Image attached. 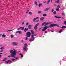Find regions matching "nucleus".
Here are the masks:
<instances>
[{
	"label": "nucleus",
	"instance_id": "1",
	"mask_svg": "<svg viewBox=\"0 0 66 66\" xmlns=\"http://www.w3.org/2000/svg\"><path fill=\"white\" fill-rule=\"evenodd\" d=\"M10 53L12 54H11V57H14V59H18V57L15 56V55L17 54V51L14 50L13 51V50H11L10 51Z\"/></svg>",
	"mask_w": 66,
	"mask_h": 66
},
{
	"label": "nucleus",
	"instance_id": "2",
	"mask_svg": "<svg viewBox=\"0 0 66 66\" xmlns=\"http://www.w3.org/2000/svg\"><path fill=\"white\" fill-rule=\"evenodd\" d=\"M39 23H38L37 24H36L35 25L34 27V29L35 30V31H37V26H39Z\"/></svg>",
	"mask_w": 66,
	"mask_h": 66
},
{
	"label": "nucleus",
	"instance_id": "3",
	"mask_svg": "<svg viewBox=\"0 0 66 66\" xmlns=\"http://www.w3.org/2000/svg\"><path fill=\"white\" fill-rule=\"evenodd\" d=\"M27 44H24V45L23 49L24 51H27Z\"/></svg>",
	"mask_w": 66,
	"mask_h": 66
},
{
	"label": "nucleus",
	"instance_id": "4",
	"mask_svg": "<svg viewBox=\"0 0 66 66\" xmlns=\"http://www.w3.org/2000/svg\"><path fill=\"white\" fill-rule=\"evenodd\" d=\"M31 33L29 32H27L26 33V35L27 37H29L31 36Z\"/></svg>",
	"mask_w": 66,
	"mask_h": 66
},
{
	"label": "nucleus",
	"instance_id": "5",
	"mask_svg": "<svg viewBox=\"0 0 66 66\" xmlns=\"http://www.w3.org/2000/svg\"><path fill=\"white\" fill-rule=\"evenodd\" d=\"M31 39L29 40V41L31 42V40H32V41H33L34 40V35H33L32 34L31 35Z\"/></svg>",
	"mask_w": 66,
	"mask_h": 66
},
{
	"label": "nucleus",
	"instance_id": "6",
	"mask_svg": "<svg viewBox=\"0 0 66 66\" xmlns=\"http://www.w3.org/2000/svg\"><path fill=\"white\" fill-rule=\"evenodd\" d=\"M48 28V27L47 26H45L44 28H43L42 29V31L43 32V31H45L46 30V29H47Z\"/></svg>",
	"mask_w": 66,
	"mask_h": 66
},
{
	"label": "nucleus",
	"instance_id": "7",
	"mask_svg": "<svg viewBox=\"0 0 66 66\" xmlns=\"http://www.w3.org/2000/svg\"><path fill=\"white\" fill-rule=\"evenodd\" d=\"M48 27L50 28H52L53 27H54V24H51Z\"/></svg>",
	"mask_w": 66,
	"mask_h": 66
},
{
	"label": "nucleus",
	"instance_id": "8",
	"mask_svg": "<svg viewBox=\"0 0 66 66\" xmlns=\"http://www.w3.org/2000/svg\"><path fill=\"white\" fill-rule=\"evenodd\" d=\"M49 23H51V22H47L46 23L45 22V24L44 25L45 26H46L47 25H48V24H49Z\"/></svg>",
	"mask_w": 66,
	"mask_h": 66
},
{
	"label": "nucleus",
	"instance_id": "9",
	"mask_svg": "<svg viewBox=\"0 0 66 66\" xmlns=\"http://www.w3.org/2000/svg\"><path fill=\"white\" fill-rule=\"evenodd\" d=\"M49 8L47 7V8H46V9H45L44 10V12H46L47 11H48V10H49Z\"/></svg>",
	"mask_w": 66,
	"mask_h": 66
},
{
	"label": "nucleus",
	"instance_id": "10",
	"mask_svg": "<svg viewBox=\"0 0 66 66\" xmlns=\"http://www.w3.org/2000/svg\"><path fill=\"white\" fill-rule=\"evenodd\" d=\"M60 2V0H57V1L55 0V3H59V2Z\"/></svg>",
	"mask_w": 66,
	"mask_h": 66
},
{
	"label": "nucleus",
	"instance_id": "11",
	"mask_svg": "<svg viewBox=\"0 0 66 66\" xmlns=\"http://www.w3.org/2000/svg\"><path fill=\"white\" fill-rule=\"evenodd\" d=\"M40 20L41 21H43V20H44V17H42L40 19Z\"/></svg>",
	"mask_w": 66,
	"mask_h": 66
},
{
	"label": "nucleus",
	"instance_id": "12",
	"mask_svg": "<svg viewBox=\"0 0 66 66\" xmlns=\"http://www.w3.org/2000/svg\"><path fill=\"white\" fill-rule=\"evenodd\" d=\"M32 27V25H28V28L29 29H31Z\"/></svg>",
	"mask_w": 66,
	"mask_h": 66
},
{
	"label": "nucleus",
	"instance_id": "13",
	"mask_svg": "<svg viewBox=\"0 0 66 66\" xmlns=\"http://www.w3.org/2000/svg\"><path fill=\"white\" fill-rule=\"evenodd\" d=\"M28 30H29V29H28V28H26L24 29V31L25 32H26V31H28Z\"/></svg>",
	"mask_w": 66,
	"mask_h": 66
},
{
	"label": "nucleus",
	"instance_id": "14",
	"mask_svg": "<svg viewBox=\"0 0 66 66\" xmlns=\"http://www.w3.org/2000/svg\"><path fill=\"white\" fill-rule=\"evenodd\" d=\"M19 33V34H21V33L22 32L20 31H16V33Z\"/></svg>",
	"mask_w": 66,
	"mask_h": 66
},
{
	"label": "nucleus",
	"instance_id": "15",
	"mask_svg": "<svg viewBox=\"0 0 66 66\" xmlns=\"http://www.w3.org/2000/svg\"><path fill=\"white\" fill-rule=\"evenodd\" d=\"M12 44L13 45H17V44L16 42H13Z\"/></svg>",
	"mask_w": 66,
	"mask_h": 66
},
{
	"label": "nucleus",
	"instance_id": "16",
	"mask_svg": "<svg viewBox=\"0 0 66 66\" xmlns=\"http://www.w3.org/2000/svg\"><path fill=\"white\" fill-rule=\"evenodd\" d=\"M38 18H38V17H37L35 19H34L33 20V21H35V20H36V19H38Z\"/></svg>",
	"mask_w": 66,
	"mask_h": 66
},
{
	"label": "nucleus",
	"instance_id": "17",
	"mask_svg": "<svg viewBox=\"0 0 66 66\" xmlns=\"http://www.w3.org/2000/svg\"><path fill=\"white\" fill-rule=\"evenodd\" d=\"M2 38H4L6 37V36L4 34H3L2 35Z\"/></svg>",
	"mask_w": 66,
	"mask_h": 66
},
{
	"label": "nucleus",
	"instance_id": "18",
	"mask_svg": "<svg viewBox=\"0 0 66 66\" xmlns=\"http://www.w3.org/2000/svg\"><path fill=\"white\" fill-rule=\"evenodd\" d=\"M31 33L32 34H34V32L32 30H31L30 31Z\"/></svg>",
	"mask_w": 66,
	"mask_h": 66
},
{
	"label": "nucleus",
	"instance_id": "19",
	"mask_svg": "<svg viewBox=\"0 0 66 66\" xmlns=\"http://www.w3.org/2000/svg\"><path fill=\"white\" fill-rule=\"evenodd\" d=\"M4 46L0 48V49L1 50H3V49H4Z\"/></svg>",
	"mask_w": 66,
	"mask_h": 66
},
{
	"label": "nucleus",
	"instance_id": "20",
	"mask_svg": "<svg viewBox=\"0 0 66 66\" xmlns=\"http://www.w3.org/2000/svg\"><path fill=\"white\" fill-rule=\"evenodd\" d=\"M55 26H56L57 27H59V25L56 24H54V27H55Z\"/></svg>",
	"mask_w": 66,
	"mask_h": 66
},
{
	"label": "nucleus",
	"instance_id": "21",
	"mask_svg": "<svg viewBox=\"0 0 66 66\" xmlns=\"http://www.w3.org/2000/svg\"><path fill=\"white\" fill-rule=\"evenodd\" d=\"M59 10H60V9L58 8H56V11H57V12L59 11Z\"/></svg>",
	"mask_w": 66,
	"mask_h": 66
},
{
	"label": "nucleus",
	"instance_id": "22",
	"mask_svg": "<svg viewBox=\"0 0 66 66\" xmlns=\"http://www.w3.org/2000/svg\"><path fill=\"white\" fill-rule=\"evenodd\" d=\"M66 28V27L65 26H62V27H60V28H61V29H62V28Z\"/></svg>",
	"mask_w": 66,
	"mask_h": 66
},
{
	"label": "nucleus",
	"instance_id": "23",
	"mask_svg": "<svg viewBox=\"0 0 66 66\" xmlns=\"http://www.w3.org/2000/svg\"><path fill=\"white\" fill-rule=\"evenodd\" d=\"M55 17L56 18H61L60 17H57V16H55Z\"/></svg>",
	"mask_w": 66,
	"mask_h": 66
},
{
	"label": "nucleus",
	"instance_id": "24",
	"mask_svg": "<svg viewBox=\"0 0 66 66\" xmlns=\"http://www.w3.org/2000/svg\"><path fill=\"white\" fill-rule=\"evenodd\" d=\"M62 31H63V29H61L60 30V31L59 32V33H61V32Z\"/></svg>",
	"mask_w": 66,
	"mask_h": 66
},
{
	"label": "nucleus",
	"instance_id": "25",
	"mask_svg": "<svg viewBox=\"0 0 66 66\" xmlns=\"http://www.w3.org/2000/svg\"><path fill=\"white\" fill-rule=\"evenodd\" d=\"M42 4H39V7H40V6H42Z\"/></svg>",
	"mask_w": 66,
	"mask_h": 66
},
{
	"label": "nucleus",
	"instance_id": "26",
	"mask_svg": "<svg viewBox=\"0 0 66 66\" xmlns=\"http://www.w3.org/2000/svg\"><path fill=\"white\" fill-rule=\"evenodd\" d=\"M45 22H44L42 24V26H43L44 25H45Z\"/></svg>",
	"mask_w": 66,
	"mask_h": 66
},
{
	"label": "nucleus",
	"instance_id": "27",
	"mask_svg": "<svg viewBox=\"0 0 66 66\" xmlns=\"http://www.w3.org/2000/svg\"><path fill=\"white\" fill-rule=\"evenodd\" d=\"M50 1V0H48V1L47 2V4H49Z\"/></svg>",
	"mask_w": 66,
	"mask_h": 66
},
{
	"label": "nucleus",
	"instance_id": "28",
	"mask_svg": "<svg viewBox=\"0 0 66 66\" xmlns=\"http://www.w3.org/2000/svg\"><path fill=\"white\" fill-rule=\"evenodd\" d=\"M21 29L22 30H23L24 29V27H20Z\"/></svg>",
	"mask_w": 66,
	"mask_h": 66
},
{
	"label": "nucleus",
	"instance_id": "29",
	"mask_svg": "<svg viewBox=\"0 0 66 66\" xmlns=\"http://www.w3.org/2000/svg\"><path fill=\"white\" fill-rule=\"evenodd\" d=\"M43 16H47V14L46 13L44 14H43Z\"/></svg>",
	"mask_w": 66,
	"mask_h": 66
},
{
	"label": "nucleus",
	"instance_id": "30",
	"mask_svg": "<svg viewBox=\"0 0 66 66\" xmlns=\"http://www.w3.org/2000/svg\"><path fill=\"white\" fill-rule=\"evenodd\" d=\"M35 4H36V5H37V2L36 1L35 2Z\"/></svg>",
	"mask_w": 66,
	"mask_h": 66
},
{
	"label": "nucleus",
	"instance_id": "31",
	"mask_svg": "<svg viewBox=\"0 0 66 66\" xmlns=\"http://www.w3.org/2000/svg\"><path fill=\"white\" fill-rule=\"evenodd\" d=\"M7 59L6 58L4 59V60H3V62H4V61H5L6 60H7Z\"/></svg>",
	"mask_w": 66,
	"mask_h": 66
},
{
	"label": "nucleus",
	"instance_id": "32",
	"mask_svg": "<svg viewBox=\"0 0 66 66\" xmlns=\"http://www.w3.org/2000/svg\"><path fill=\"white\" fill-rule=\"evenodd\" d=\"M20 55H21V57H23V55L22 54H20Z\"/></svg>",
	"mask_w": 66,
	"mask_h": 66
},
{
	"label": "nucleus",
	"instance_id": "33",
	"mask_svg": "<svg viewBox=\"0 0 66 66\" xmlns=\"http://www.w3.org/2000/svg\"><path fill=\"white\" fill-rule=\"evenodd\" d=\"M29 14L30 15H32V13L31 12H29Z\"/></svg>",
	"mask_w": 66,
	"mask_h": 66
},
{
	"label": "nucleus",
	"instance_id": "34",
	"mask_svg": "<svg viewBox=\"0 0 66 66\" xmlns=\"http://www.w3.org/2000/svg\"><path fill=\"white\" fill-rule=\"evenodd\" d=\"M15 59H11L12 61H15Z\"/></svg>",
	"mask_w": 66,
	"mask_h": 66
},
{
	"label": "nucleus",
	"instance_id": "35",
	"mask_svg": "<svg viewBox=\"0 0 66 66\" xmlns=\"http://www.w3.org/2000/svg\"><path fill=\"white\" fill-rule=\"evenodd\" d=\"M38 13L39 14V13H42V12L40 11H38Z\"/></svg>",
	"mask_w": 66,
	"mask_h": 66
},
{
	"label": "nucleus",
	"instance_id": "36",
	"mask_svg": "<svg viewBox=\"0 0 66 66\" xmlns=\"http://www.w3.org/2000/svg\"><path fill=\"white\" fill-rule=\"evenodd\" d=\"M7 61H8V62H9L10 63H11V61L10 60H7Z\"/></svg>",
	"mask_w": 66,
	"mask_h": 66
},
{
	"label": "nucleus",
	"instance_id": "37",
	"mask_svg": "<svg viewBox=\"0 0 66 66\" xmlns=\"http://www.w3.org/2000/svg\"><path fill=\"white\" fill-rule=\"evenodd\" d=\"M53 14H56V11H55L54 12Z\"/></svg>",
	"mask_w": 66,
	"mask_h": 66
},
{
	"label": "nucleus",
	"instance_id": "38",
	"mask_svg": "<svg viewBox=\"0 0 66 66\" xmlns=\"http://www.w3.org/2000/svg\"><path fill=\"white\" fill-rule=\"evenodd\" d=\"M57 8H60V6L59 5L57 6Z\"/></svg>",
	"mask_w": 66,
	"mask_h": 66
},
{
	"label": "nucleus",
	"instance_id": "39",
	"mask_svg": "<svg viewBox=\"0 0 66 66\" xmlns=\"http://www.w3.org/2000/svg\"><path fill=\"white\" fill-rule=\"evenodd\" d=\"M64 24H65V25H66V21H65L64 22Z\"/></svg>",
	"mask_w": 66,
	"mask_h": 66
},
{
	"label": "nucleus",
	"instance_id": "40",
	"mask_svg": "<svg viewBox=\"0 0 66 66\" xmlns=\"http://www.w3.org/2000/svg\"><path fill=\"white\" fill-rule=\"evenodd\" d=\"M51 12H54V9H52L51 11Z\"/></svg>",
	"mask_w": 66,
	"mask_h": 66
},
{
	"label": "nucleus",
	"instance_id": "41",
	"mask_svg": "<svg viewBox=\"0 0 66 66\" xmlns=\"http://www.w3.org/2000/svg\"><path fill=\"white\" fill-rule=\"evenodd\" d=\"M20 29H21V27H20L18 29V30H20Z\"/></svg>",
	"mask_w": 66,
	"mask_h": 66
},
{
	"label": "nucleus",
	"instance_id": "42",
	"mask_svg": "<svg viewBox=\"0 0 66 66\" xmlns=\"http://www.w3.org/2000/svg\"><path fill=\"white\" fill-rule=\"evenodd\" d=\"M5 63L6 64H8V61H6L5 62Z\"/></svg>",
	"mask_w": 66,
	"mask_h": 66
},
{
	"label": "nucleus",
	"instance_id": "43",
	"mask_svg": "<svg viewBox=\"0 0 66 66\" xmlns=\"http://www.w3.org/2000/svg\"><path fill=\"white\" fill-rule=\"evenodd\" d=\"M13 36H13V35H11V38H13Z\"/></svg>",
	"mask_w": 66,
	"mask_h": 66
},
{
	"label": "nucleus",
	"instance_id": "44",
	"mask_svg": "<svg viewBox=\"0 0 66 66\" xmlns=\"http://www.w3.org/2000/svg\"><path fill=\"white\" fill-rule=\"evenodd\" d=\"M11 31H12V30H8L7 31V32H9V31L11 32Z\"/></svg>",
	"mask_w": 66,
	"mask_h": 66
},
{
	"label": "nucleus",
	"instance_id": "45",
	"mask_svg": "<svg viewBox=\"0 0 66 66\" xmlns=\"http://www.w3.org/2000/svg\"><path fill=\"white\" fill-rule=\"evenodd\" d=\"M38 21H39V20H37V21H36L35 22H38Z\"/></svg>",
	"mask_w": 66,
	"mask_h": 66
},
{
	"label": "nucleus",
	"instance_id": "46",
	"mask_svg": "<svg viewBox=\"0 0 66 66\" xmlns=\"http://www.w3.org/2000/svg\"><path fill=\"white\" fill-rule=\"evenodd\" d=\"M28 24H29V23L27 22L26 23V26H28Z\"/></svg>",
	"mask_w": 66,
	"mask_h": 66
},
{
	"label": "nucleus",
	"instance_id": "47",
	"mask_svg": "<svg viewBox=\"0 0 66 66\" xmlns=\"http://www.w3.org/2000/svg\"><path fill=\"white\" fill-rule=\"evenodd\" d=\"M24 22L23 21L22 23V24H24Z\"/></svg>",
	"mask_w": 66,
	"mask_h": 66
},
{
	"label": "nucleus",
	"instance_id": "48",
	"mask_svg": "<svg viewBox=\"0 0 66 66\" xmlns=\"http://www.w3.org/2000/svg\"><path fill=\"white\" fill-rule=\"evenodd\" d=\"M39 31H41V28H39Z\"/></svg>",
	"mask_w": 66,
	"mask_h": 66
},
{
	"label": "nucleus",
	"instance_id": "49",
	"mask_svg": "<svg viewBox=\"0 0 66 66\" xmlns=\"http://www.w3.org/2000/svg\"><path fill=\"white\" fill-rule=\"evenodd\" d=\"M29 10H28L27 11V12H26V13H28V12H29Z\"/></svg>",
	"mask_w": 66,
	"mask_h": 66
},
{
	"label": "nucleus",
	"instance_id": "50",
	"mask_svg": "<svg viewBox=\"0 0 66 66\" xmlns=\"http://www.w3.org/2000/svg\"><path fill=\"white\" fill-rule=\"evenodd\" d=\"M8 57H11V56H8Z\"/></svg>",
	"mask_w": 66,
	"mask_h": 66
},
{
	"label": "nucleus",
	"instance_id": "51",
	"mask_svg": "<svg viewBox=\"0 0 66 66\" xmlns=\"http://www.w3.org/2000/svg\"><path fill=\"white\" fill-rule=\"evenodd\" d=\"M28 39V38H27V37H26V39L25 40H27V39Z\"/></svg>",
	"mask_w": 66,
	"mask_h": 66
},
{
	"label": "nucleus",
	"instance_id": "52",
	"mask_svg": "<svg viewBox=\"0 0 66 66\" xmlns=\"http://www.w3.org/2000/svg\"><path fill=\"white\" fill-rule=\"evenodd\" d=\"M3 51V50L1 51L0 52H2V51Z\"/></svg>",
	"mask_w": 66,
	"mask_h": 66
},
{
	"label": "nucleus",
	"instance_id": "53",
	"mask_svg": "<svg viewBox=\"0 0 66 66\" xmlns=\"http://www.w3.org/2000/svg\"><path fill=\"white\" fill-rule=\"evenodd\" d=\"M37 35H36H36L34 34V35H34V36H36Z\"/></svg>",
	"mask_w": 66,
	"mask_h": 66
},
{
	"label": "nucleus",
	"instance_id": "54",
	"mask_svg": "<svg viewBox=\"0 0 66 66\" xmlns=\"http://www.w3.org/2000/svg\"><path fill=\"white\" fill-rule=\"evenodd\" d=\"M51 31L52 32H53V31L51 30Z\"/></svg>",
	"mask_w": 66,
	"mask_h": 66
},
{
	"label": "nucleus",
	"instance_id": "55",
	"mask_svg": "<svg viewBox=\"0 0 66 66\" xmlns=\"http://www.w3.org/2000/svg\"><path fill=\"white\" fill-rule=\"evenodd\" d=\"M2 54V53H0V54Z\"/></svg>",
	"mask_w": 66,
	"mask_h": 66
},
{
	"label": "nucleus",
	"instance_id": "56",
	"mask_svg": "<svg viewBox=\"0 0 66 66\" xmlns=\"http://www.w3.org/2000/svg\"><path fill=\"white\" fill-rule=\"evenodd\" d=\"M24 41H23V40H22V42H24Z\"/></svg>",
	"mask_w": 66,
	"mask_h": 66
},
{
	"label": "nucleus",
	"instance_id": "57",
	"mask_svg": "<svg viewBox=\"0 0 66 66\" xmlns=\"http://www.w3.org/2000/svg\"><path fill=\"white\" fill-rule=\"evenodd\" d=\"M1 56H2V55H0V57H1Z\"/></svg>",
	"mask_w": 66,
	"mask_h": 66
},
{
	"label": "nucleus",
	"instance_id": "58",
	"mask_svg": "<svg viewBox=\"0 0 66 66\" xmlns=\"http://www.w3.org/2000/svg\"><path fill=\"white\" fill-rule=\"evenodd\" d=\"M63 15H64V16L65 15V13H63Z\"/></svg>",
	"mask_w": 66,
	"mask_h": 66
},
{
	"label": "nucleus",
	"instance_id": "59",
	"mask_svg": "<svg viewBox=\"0 0 66 66\" xmlns=\"http://www.w3.org/2000/svg\"><path fill=\"white\" fill-rule=\"evenodd\" d=\"M51 2H52V0H51Z\"/></svg>",
	"mask_w": 66,
	"mask_h": 66
},
{
	"label": "nucleus",
	"instance_id": "60",
	"mask_svg": "<svg viewBox=\"0 0 66 66\" xmlns=\"http://www.w3.org/2000/svg\"><path fill=\"white\" fill-rule=\"evenodd\" d=\"M2 36V34H0V36Z\"/></svg>",
	"mask_w": 66,
	"mask_h": 66
},
{
	"label": "nucleus",
	"instance_id": "61",
	"mask_svg": "<svg viewBox=\"0 0 66 66\" xmlns=\"http://www.w3.org/2000/svg\"><path fill=\"white\" fill-rule=\"evenodd\" d=\"M44 3H46V2H44Z\"/></svg>",
	"mask_w": 66,
	"mask_h": 66
},
{
	"label": "nucleus",
	"instance_id": "62",
	"mask_svg": "<svg viewBox=\"0 0 66 66\" xmlns=\"http://www.w3.org/2000/svg\"><path fill=\"white\" fill-rule=\"evenodd\" d=\"M62 18L63 19H64V18L63 17H62Z\"/></svg>",
	"mask_w": 66,
	"mask_h": 66
},
{
	"label": "nucleus",
	"instance_id": "63",
	"mask_svg": "<svg viewBox=\"0 0 66 66\" xmlns=\"http://www.w3.org/2000/svg\"><path fill=\"white\" fill-rule=\"evenodd\" d=\"M62 15H63V13H62Z\"/></svg>",
	"mask_w": 66,
	"mask_h": 66
},
{
	"label": "nucleus",
	"instance_id": "64",
	"mask_svg": "<svg viewBox=\"0 0 66 66\" xmlns=\"http://www.w3.org/2000/svg\"><path fill=\"white\" fill-rule=\"evenodd\" d=\"M13 50H15V49H13Z\"/></svg>",
	"mask_w": 66,
	"mask_h": 66
}]
</instances>
